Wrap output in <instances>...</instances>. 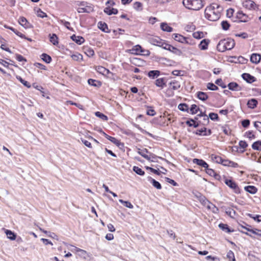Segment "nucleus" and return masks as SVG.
<instances>
[{"mask_svg":"<svg viewBox=\"0 0 261 261\" xmlns=\"http://www.w3.org/2000/svg\"><path fill=\"white\" fill-rule=\"evenodd\" d=\"M221 26L223 30L227 31L229 29L230 24L227 21L223 20L221 22Z\"/></svg>","mask_w":261,"mask_h":261,"instance_id":"52","label":"nucleus"},{"mask_svg":"<svg viewBox=\"0 0 261 261\" xmlns=\"http://www.w3.org/2000/svg\"><path fill=\"white\" fill-rule=\"evenodd\" d=\"M133 171L140 175H144L145 174V172L143 171L141 168L137 166H134L133 167Z\"/></svg>","mask_w":261,"mask_h":261,"instance_id":"47","label":"nucleus"},{"mask_svg":"<svg viewBox=\"0 0 261 261\" xmlns=\"http://www.w3.org/2000/svg\"><path fill=\"white\" fill-rule=\"evenodd\" d=\"M5 232L8 238L10 240L13 241L16 239V235L11 230L7 229Z\"/></svg>","mask_w":261,"mask_h":261,"instance_id":"36","label":"nucleus"},{"mask_svg":"<svg viewBox=\"0 0 261 261\" xmlns=\"http://www.w3.org/2000/svg\"><path fill=\"white\" fill-rule=\"evenodd\" d=\"M40 230L46 234L48 237L53 239H56L57 240L58 239V236L55 233L47 231L46 230L42 229V228H40Z\"/></svg>","mask_w":261,"mask_h":261,"instance_id":"46","label":"nucleus"},{"mask_svg":"<svg viewBox=\"0 0 261 261\" xmlns=\"http://www.w3.org/2000/svg\"><path fill=\"white\" fill-rule=\"evenodd\" d=\"M227 87L228 89L231 91H241L242 89V87L236 82L229 83Z\"/></svg>","mask_w":261,"mask_h":261,"instance_id":"9","label":"nucleus"},{"mask_svg":"<svg viewBox=\"0 0 261 261\" xmlns=\"http://www.w3.org/2000/svg\"><path fill=\"white\" fill-rule=\"evenodd\" d=\"M95 114L96 116L99 117V118L103 120L106 121L108 120V118L106 115H105V114H102L100 112H95Z\"/></svg>","mask_w":261,"mask_h":261,"instance_id":"51","label":"nucleus"},{"mask_svg":"<svg viewBox=\"0 0 261 261\" xmlns=\"http://www.w3.org/2000/svg\"><path fill=\"white\" fill-rule=\"evenodd\" d=\"M258 103L257 100L255 98L249 99L247 102V106L249 108L254 109Z\"/></svg>","mask_w":261,"mask_h":261,"instance_id":"26","label":"nucleus"},{"mask_svg":"<svg viewBox=\"0 0 261 261\" xmlns=\"http://www.w3.org/2000/svg\"><path fill=\"white\" fill-rule=\"evenodd\" d=\"M194 38L196 39H201L203 37V33L201 32H196L193 34Z\"/></svg>","mask_w":261,"mask_h":261,"instance_id":"59","label":"nucleus"},{"mask_svg":"<svg viewBox=\"0 0 261 261\" xmlns=\"http://www.w3.org/2000/svg\"><path fill=\"white\" fill-rule=\"evenodd\" d=\"M169 87L173 90H177L180 88V84L178 81L173 80L170 82Z\"/></svg>","mask_w":261,"mask_h":261,"instance_id":"13","label":"nucleus"},{"mask_svg":"<svg viewBox=\"0 0 261 261\" xmlns=\"http://www.w3.org/2000/svg\"><path fill=\"white\" fill-rule=\"evenodd\" d=\"M154 84L161 89H163L166 86V78L162 77L156 79L155 81Z\"/></svg>","mask_w":261,"mask_h":261,"instance_id":"8","label":"nucleus"},{"mask_svg":"<svg viewBox=\"0 0 261 261\" xmlns=\"http://www.w3.org/2000/svg\"><path fill=\"white\" fill-rule=\"evenodd\" d=\"M172 38L176 41L181 42L182 43L189 44L187 39L181 35L178 34H173Z\"/></svg>","mask_w":261,"mask_h":261,"instance_id":"7","label":"nucleus"},{"mask_svg":"<svg viewBox=\"0 0 261 261\" xmlns=\"http://www.w3.org/2000/svg\"><path fill=\"white\" fill-rule=\"evenodd\" d=\"M178 108L181 111L189 112V107L188 105L186 103H180L178 106Z\"/></svg>","mask_w":261,"mask_h":261,"instance_id":"42","label":"nucleus"},{"mask_svg":"<svg viewBox=\"0 0 261 261\" xmlns=\"http://www.w3.org/2000/svg\"><path fill=\"white\" fill-rule=\"evenodd\" d=\"M119 201L123 204L125 207L129 208H133L134 207L133 205L129 201H124L122 199H119Z\"/></svg>","mask_w":261,"mask_h":261,"instance_id":"48","label":"nucleus"},{"mask_svg":"<svg viewBox=\"0 0 261 261\" xmlns=\"http://www.w3.org/2000/svg\"><path fill=\"white\" fill-rule=\"evenodd\" d=\"M142 7V3L140 2H135L134 4V6H133L134 8L137 11L141 10L142 9V8H141Z\"/></svg>","mask_w":261,"mask_h":261,"instance_id":"62","label":"nucleus"},{"mask_svg":"<svg viewBox=\"0 0 261 261\" xmlns=\"http://www.w3.org/2000/svg\"><path fill=\"white\" fill-rule=\"evenodd\" d=\"M253 149L258 151L261 150V141H257L254 142L252 145Z\"/></svg>","mask_w":261,"mask_h":261,"instance_id":"40","label":"nucleus"},{"mask_svg":"<svg viewBox=\"0 0 261 261\" xmlns=\"http://www.w3.org/2000/svg\"><path fill=\"white\" fill-rule=\"evenodd\" d=\"M207 132V129L206 127H203L201 129H197L195 134L199 136H204V133Z\"/></svg>","mask_w":261,"mask_h":261,"instance_id":"55","label":"nucleus"},{"mask_svg":"<svg viewBox=\"0 0 261 261\" xmlns=\"http://www.w3.org/2000/svg\"><path fill=\"white\" fill-rule=\"evenodd\" d=\"M245 136L249 138L250 140H252L255 138V135L253 134V132L251 130L246 132Z\"/></svg>","mask_w":261,"mask_h":261,"instance_id":"61","label":"nucleus"},{"mask_svg":"<svg viewBox=\"0 0 261 261\" xmlns=\"http://www.w3.org/2000/svg\"><path fill=\"white\" fill-rule=\"evenodd\" d=\"M81 6H85V7H80L77 9V11L79 13H90L93 11V8L90 6H85L84 2H82L81 4Z\"/></svg>","mask_w":261,"mask_h":261,"instance_id":"5","label":"nucleus"},{"mask_svg":"<svg viewBox=\"0 0 261 261\" xmlns=\"http://www.w3.org/2000/svg\"><path fill=\"white\" fill-rule=\"evenodd\" d=\"M138 153L141 155L142 157L145 158L146 160H150V156H149L147 154L148 153V151L146 148H143V149H141L140 148H138Z\"/></svg>","mask_w":261,"mask_h":261,"instance_id":"16","label":"nucleus"},{"mask_svg":"<svg viewBox=\"0 0 261 261\" xmlns=\"http://www.w3.org/2000/svg\"><path fill=\"white\" fill-rule=\"evenodd\" d=\"M261 59V55L258 54H252L250 57V61L254 64H258Z\"/></svg>","mask_w":261,"mask_h":261,"instance_id":"14","label":"nucleus"},{"mask_svg":"<svg viewBox=\"0 0 261 261\" xmlns=\"http://www.w3.org/2000/svg\"><path fill=\"white\" fill-rule=\"evenodd\" d=\"M42 60L46 63H49L51 61V58L48 55L43 53L41 55Z\"/></svg>","mask_w":261,"mask_h":261,"instance_id":"41","label":"nucleus"},{"mask_svg":"<svg viewBox=\"0 0 261 261\" xmlns=\"http://www.w3.org/2000/svg\"><path fill=\"white\" fill-rule=\"evenodd\" d=\"M217 49L220 52H223L226 50H227L226 48V46L224 45V43L222 40L219 41L218 44L217 45Z\"/></svg>","mask_w":261,"mask_h":261,"instance_id":"38","label":"nucleus"},{"mask_svg":"<svg viewBox=\"0 0 261 261\" xmlns=\"http://www.w3.org/2000/svg\"><path fill=\"white\" fill-rule=\"evenodd\" d=\"M243 6L248 9H254L255 3L251 0H247L243 3Z\"/></svg>","mask_w":261,"mask_h":261,"instance_id":"27","label":"nucleus"},{"mask_svg":"<svg viewBox=\"0 0 261 261\" xmlns=\"http://www.w3.org/2000/svg\"><path fill=\"white\" fill-rule=\"evenodd\" d=\"M219 227L226 232L230 233L233 231V230H231L226 224L220 223L219 224Z\"/></svg>","mask_w":261,"mask_h":261,"instance_id":"32","label":"nucleus"},{"mask_svg":"<svg viewBox=\"0 0 261 261\" xmlns=\"http://www.w3.org/2000/svg\"><path fill=\"white\" fill-rule=\"evenodd\" d=\"M160 74V71L159 70H150L148 73V76L152 79H154L157 78Z\"/></svg>","mask_w":261,"mask_h":261,"instance_id":"21","label":"nucleus"},{"mask_svg":"<svg viewBox=\"0 0 261 261\" xmlns=\"http://www.w3.org/2000/svg\"><path fill=\"white\" fill-rule=\"evenodd\" d=\"M215 83L217 85L220 86L221 87H222V88H225L227 87L226 85L222 82V80L221 79H217Z\"/></svg>","mask_w":261,"mask_h":261,"instance_id":"63","label":"nucleus"},{"mask_svg":"<svg viewBox=\"0 0 261 261\" xmlns=\"http://www.w3.org/2000/svg\"><path fill=\"white\" fill-rule=\"evenodd\" d=\"M210 40L208 39H203L198 45V47L201 50H206L207 49Z\"/></svg>","mask_w":261,"mask_h":261,"instance_id":"17","label":"nucleus"},{"mask_svg":"<svg viewBox=\"0 0 261 261\" xmlns=\"http://www.w3.org/2000/svg\"><path fill=\"white\" fill-rule=\"evenodd\" d=\"M19 23L25 29L30 28V24L24 17H21L18 20Z\"/></svg>","mask_w":261,"mask_h":261,"instance_id":"18","label":"nucleus"},{"mask_svg":"<svg viewBox=\"0 0 261 261\" xmlns=\"http://www.w3.org/2000/svg\"><path fill=\"white\" fill-rule=\"evenodd\" d=\"M96 70L98 72L102 75H107L111 73L110 70L105 67L101 66L97 67Z\"/></svg>","mask_w":261,"mask_h":261,"instance_id":"23","label":"nucleus"},{"mask_svg":"<svg viewBox=\"0 0 261 261\" xmlns=\"http://www.w3.org/2000/svg\"><path fill=\"white\" fill-rule=\"evenodd\" d=\"M224 182L227 186L232 189L236 193L239 194L240 193V190L238 186L232 179L225 178Z\"/></svg>","mask_w":261,"mask_h":261,"instance_id":"3","label":"nucleus"},{"mask_svg":"<svg viewBox=\"0 0 261 261\" xmlns=\"http://www.w3.org/2000/svg\"><path fill=\"white\" fill-rule=\"evenodd\" d=\"M150 42L154 45L161 47V46L163 45V40L159 37H155L150 39Z\"/></svg>","mask_w":261,"mask_h":261,"instance_id":"20","label":"nucleus"},{"mask_svg":"<svg viewBox=\"0 0 261 261\" xmlns=\"http://www.w3.org/2000/svg\"><path fill=\"white\" fill-rule=\"evenodd\" d=\"M104 12L108 14V15H111L112 14H116L118 13V11L117 9L115 8H111L110 7H107L104 9Z\"/></svg>","mask_w":261,"mask_h":261,"instance_id":"19","label":"nucleus"},{"mask_svg":"<svg viewBox=\"0 0 261 261\" xmlns=\"http://www.w3.org/2000/svg\"><path fill=\"white\" fill-rule=\"evenodd\" d=\"M212 159L214 162H215L219 164H221L223 160V159L221 156L214 154L212 155Z\"/></svg>","mask_w":261,"mask_h":261,"instance_id":"49","label":"nucleus"},{"mask_svg":"<svg viewBox=\"0 0 261 261\" xmlns=\"http://www.w3.org/2000/svg\"><path fill=\"white\" fill-rule=\"evenodd\" d=\"M17 79L20 81V82L21 84H22L24 86L27 87V88H30L31 87L30 83L22 79L21 77L19 76V77H17Z\"/></svg>","mask_w":261,"mask_h":261,"instance_id":"57","label":"nucleus"},{"mask_svg":"<svg viewBox=\"0 0 261 261\" xmlns=\"http://www.w3.org/2000/svg\"><path fill=\"white\" fill-rule=\"evenodd\" d=\"M169 50L177 55H180L181 54V52L179 49L172 46L171 45V48H170V50Z\"/></svg>","mask_w":261,"mask_h":261,"instance_id":"54","label":"nucleus"},{"mask_svg":"<svg viewBox=\"0 0 261 261\" xmlns=\"http://www.w3.org/2000/svg\"><path fill=\"white\" fill-rule=\"evenodd\" d=\"M71 247H73V249L74 250V251L76 252H80L81 253V255L82 256H84V257L85 258V255H86L87 254V252L86 251L84 250H83L82 249H80V248H79L76 247H75V246H73L72 245H70Z\"/></svg>","mask_w":261,"mask_h":261,"instance_id":"50","label":"nucleus"},{"mask_svg":"<svg viewBox=\"0 0 261 261\" xmlns=\"http://www.w3.org/2000/svg\"><path fill=\"white\" fill-rule=\"evenodd\" d=\"M197 97L202 101H205L208 97L206 93L201 91L197 92Z\"/></svg>","mask_w":261,"mask_h":261,"instance_id":"30","label":"nucleus"},{"mask_svg":"<svg viewBox=\"0 0 261 261\" xmlns=\"http://www.w3.org/2000/svg\"><path fill=\"white\" fill-rule=\"evenodd\" d=\"M224 45L226 46L227 50H230L233 48L235 45L234 41L232 39L222 40Z\"/></svg>","mask_w":261,"mask_h":261,"instance_id":"6","label":"nucleus"},{"mask_svg":"<svg viewBox=\"0 0 261 261\" xmlns=\"http://www.w3.org/2000/svg\"><path fill=\"white\" fill-rule=\"evenodd\" d=\"M205 203L207 204L205 205L207 209L211 210L213 212L217 213L218 212V208L213 203L210 202L208 200H206Z\"/></svg>","mask_w":261,"mask_h":261,"instance_id":"25","label":"nucleus"},{"mask_svg":"<svg viewBox=\"0 0 261 261\" xmlns=\"http://www.w3.org/2000/svg\"><path fill=\"white\" fill-rule=\"evenodd\" d=\"M186 124L189 126H193L195 128L198 127L199 124L198 122H196L195 120L193 119H190L186 121Z\"/></svg>","mask_w":261,"mask_h":261,"instance_id":"37","label":"nucleus"},{"mask_svg":"<svg viewBox=\"0 0 261 261\" xmlns=\"http://www.w3.org/2000/svg\"><path fill=\"white\" fill-rule=\"evenodd\" d=\"M98 28L102 32L109 33L110 32L108 25L106 23L102 21H99L97 24Z\"/></svg>","mask_w":261,"mask_h":261,"instance_id":"15","label":"nucleus"},{"mask_svg":"<svg viewBox=\"0 0 261 261\" xmlns=\"http://www.w3.org/2000/svg\"><path fill=\"white\" fill-rule=\"evenodd\" d=\"M236 18L237 20H234V21L238 20L239 22H246L248 21V16L241 11H239L237 13Z\"/></svg>","mask_w":261,"mask_h":261,"instance_id":"4","label":"nucleus"},{"mask_svg":"<svg viewBox=\"0 0 261 261\" xmlns=\"http://www.w3.org/2000/svg\"><path fill=\"white\" fill-rule=\"evenodd\" d=\"M182 4L186 8L194 11H198L204 6L202 0H183Z\"/></svg>","mask_w":261,"mask_h":261,"instance_id":"2","label":"nucleus"},{"mask_svg":"<svg viewBox=\"0 0 261 261\" xmlns=\"http://www.w3.org/2000/svg\"><path fill=\"white\" fill-rule=\"evenodd\" d=\"M148 180L152 184L153 186L156 188L157 189H161V185L159 182L155 180L154 179L152 178L151 177H148Z\"/></svg>","mask_w":261,"mask_h":261,"instance_id":"28","label":"nucleus"},{"mask_svg":"<svg viewBox=\"0 0 261 261\" xmlns=\"http://www.w3.org/2000/svg\"><path fill=\"white\" fill-rule=\"evenodd\" d=\"M190 111L191 114H195L198 112L200 111V109L196 105L193 104L191 106Z\"/></svg>","mask_w":261,"mask_h":261,"instance_id":"44","label":"nucleus"},{"mask_svg":"<svg viewBox=\"0 0 261 261\" xmlns=\"http://www.w3.org/2000/svg\"><path fill=\"white\" fill-rule=\"evenodd\" d=\"M244 189L246 191L253 194L256 193L257 191V188L253 186H246Z\"/></svg>","mask_w":261,"mask_h":261,"instance_id":"35","label":"nucleus"},{"mask_svg":"<svg viewBox=\"0 0 261 261\" xmlns=\"http://www.w3.org/2000/svg\"><path fill=\"white\" fill-rule=\"evenodd\" d=\"M132 53L134 54H141V53H143L144 49L142 48L141 45H136L132 49Z\"/></svg>","mask_w":261,"mask_h":261,"instance_id":"24","label":"nucleus"},{"mask_svg":"<svg viewBox=\"0 0 261 261\" xmlns=\"http://www.w3.org/2000/svg\"><path fill=\"white\" fill-rule=\"evenodd\" d=\"M209 118L212 120L214 121H218L219 120V116L217 114L215 113H210L208 115Z\"/></svg>","mask_w":261,"mask_h":261,"instance_id":"56","label":"nucleus"},{"mask_svg":"<svg viewBox=\"0 0 261 261\" xmlns=\"http://www.w3.org/2000/svg\"><path fill=\"white\" fill-rule=\"evenodd\" d=\"M88 83L90 85L94 86V87H99L101 86L100 82L93 80L92 79H90L88 80Z\"/></svg>","mask_w":261,"mask_h":261,"instance_id":"39","label":"nucleus"},{"mask_svg":"<svg viewBox=\"0 0 261 261\" xmlns=\"http://www.w3.org/2000/svg\"><path fill=\"white\" fill-rule=\"evenodd\" d=\"M227 257L229 259V260H232V261H235L236 260V259H235V257H234V253L231 250H229L227 252Z\"/></svg>","mask_w":261,"mask_h":261,"instance_id":"58","label":"nucleus"},{"mask_svg":"<svg viewBox=\"0 0 261 261\" xmlns=\"http://www.w3.org/2000/svg\"><path fill=\"white\" fill-rule=\"evenodd\" d=\"M5 27L11 30L12 31H13L16 35H17V36H18L19 37H21V38H24V39H26L25 37V35H23V34H22L21 33L18 32L17 30L15 29L14 28L11 27H9V26H7V25H5Z\"/></svg>","mask_w":261,"mask_h":261,"instance_id":"34","label":"nucleus"},{"mask_svg":"<svg viewBox=\"0 0 261 261\" xmlns=\"http://www.w3.org/2000/svg\"><path fill=\"white\" fill-rule=\"evenodd\" d=\"M102 133L103 135L108 140H109V141H110L111 142H112V143H113L115 145H119V144L120 143V141L118 140H117L116 138H115L114 137H111L110 136H109L108 135H107L106 133H105L103 132H102Z\"/></svg>","mask_w":261,"mask_h":261,"instance_id":"22","label":"nucleus"},{"mask_svg":"<svg viewBox=\"0 0 261 261\" xmlns=\"http://www.w3.org/2000/svg\"><path fill=\"white\" fill-rule=\"evenodd\" d=\"M71 39L77 44L81 45L85 42V39L80 36L73 35L71 36Z\"/></svg>","mask_w":261,"mask_h":261,"instance_id":"12","label":"nucleus"},{"mask_svg":"<svg viewBox=\"0 0 261 261\" xmlns=\"http://www.w3.org/2000/svg\"><path fill=\"white\" fill-rule=\"evenodd\" d=\"M204 169H205L206 172L207 174L214 177L216 179H218V177H220V175L216 173L213 169L208 168V167Z\"/></svg>","mask_w":261,"mask_h":261,"instance_id":"29","label":"nucleus"},{"mask_svg":"<svg viewBox=\"0 0 261 261\" xmlns=\"http://www.w3.org/2000/svg\"><path fill=\"white\" fill-rule=\"evenodd\" d=\"M49 40L54 45H57L58 44V38L56 34H49Z\"/></svg>","mask_w":261,"mask_h":261,"instance_id":"33","label":"nucleus"},{"mask_svg":"<svg viewBox=\"0 0 261 261\" xmlns=\"http://www.w3.org/2000/svg\"><path fill=\"white\" fill-rule=\"evenodd\" d=\"M222 10V7L217 4L213 3L205 8L204 11L205 18L210 21H216L220 17Z\"/></svg>","mask_w":261,"mask_h":261,"instance_id":"1","label":"nucleus"},{"mask_svg":"<svg viewBox=\"0 0 261 261\" xmlns=\"http://www.w3.org/2000/svg\"><path fill=\"white\" fill-rule=\"evenodd\" d=\"M247 230L254 234H255L257 236L261 237V230L258 229H251L247 228Z\"/></svg>","mask_w":261,"mask_h":261,"instance_id":"45","label":"nucleus"},{"mask_svg":"<svg viewBox=\"0 0 261 261\" xmlns=\"http://www.w3.org/2000/svg\"><path fill=\"white\" fill-rule=\"evenodd\" d=\"M226 213L231 218H233L236 215V212L232 209L228 208L226 210Z\"/></svg>","mask_w":261,"mask_h":261,"instance_id":"60","label":"nucleus"},{"mask_svg":"<svg viewBox=\"0 0 261 261\" xmlns=\"http://www.w3.org/2000/svg\"><path fill=\"white\" fill-rule=\"evenodd\" d=\"M247 216L257 222H261V215L248 214Z\"/></svg>","mask_w":261,"mask_h":261,"instance_id":"43","label":"nucleus"},{"mask_svg":"<svg viewBox=\"0 0 261 261\" xmlns=\"http://www.w3.org/2000/svg\"><path fill=\"white\" fill-rule=\"evenodd\" d=\"M161 29L165 32H171L173 31V28L167 24L165 22L161 23Z\"/></svg>","mask_w":261,"mask_h":261,"instance_id":"31","label":"nucleus"},{"mask_svg":"<svg viewBox=\"0 0 261 261\" xmlns=\"http://www.w3.org/2000/svg\"><path fill=\"white\" fill-rule=\"evenodd\" d=\"M207 88L212 91H216L218 90V87L212 83H207Z\"/></svg>","mask_w":261,"mask_h":261,"instance_id":"53","label":"nucleus"},{"mask_svg":"<svg viewBox=\"0 0 261 261\" xmlns=\"http://www.w3.org/2000/svg\"><path fill=\"white\" fill-rule=\"evenodd\" d=\"M71 58L74 61H80V60L82 59L83 56L81 54H77L72 55L71 56Z\"/></svg>","mask_w":261,"mask_h":261,"instance_id":"64","label":"nucleus"},{"mask_svg":"<svg viewBox=\"0 0 261 261\" xmlns=\"http://www.w3.org/2000/svg\"><path fill=\"white\" fill-rule=\"evenodd\" d=\"M193 163L200 166H201L204 168H207V167H208V165L204 160L202 159H194L193 160Z\"/></svg>","mask_w":261,"mask_h":261,"instance_id":"11","label":"nucleus"},{"mask_svg":"<svg viewBox=\"0 0 261 261\" xmlns=\"http://www.w3.org/2000/svg\"><path fill=\"white\" fill-rule=\"evenodd\" d=\"M242 77L248 83H252L255 81V78L249 73H244L242 74Z\"/></svg>","mask_w":261,"mask_h":261,"instance_id":"10","label":"nucleus"}]
</instances>
